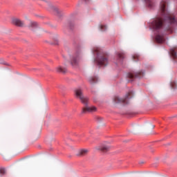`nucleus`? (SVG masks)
<instances>
[{"label":"nucleus","mask_w":177,"mask_h":177,"mask_svg":"<svg viewBox=\"0 0 177 177\" xmlns=\"http://www.w3.org/2000/svg\"><path fill=\"white\" fill-rule=\"evenodd\" d=\"M118 59H124V54L123 53H118Z\"/></svg>","instance_id":"18"},{"label":"nucleus","mask_w":177,"mask_h":177,"mask_svg":"<svg viewBox=\"0 0 177 177\" xmlns=\"http://www.w3.org/2000/svg\"><path fill=\"white\" fill-rule=\"evenodd\" d=\"M167 31H169V32H172L173 30H172V27H169L167 29Z\"/></svg>","instance_id":"21"},{"label":"nucleus","mask_w":177,"mask_h":177,"mask_svg":"<svg viewBox=\"0 0 177 177\" xmlns=\"http://www.w3.org/2000/svg\"><path fill=\"white\" fill-rule=\"evenodd\" d=\"M172 88H175V86H172Z\"/></svg>","instance_id":"24"},{"label":"nucleus","mask_w":177,"mask_h":177,"mask_svg":"<svg viewBox=\"0 0 177 177\" xmlns=\"http://www.w3.org/2000/svg\"><path fill=\"white\" fill-rule=\"evenodd\" d=\"M100 28L102 31H106V29L107 28V27L106 26H101Z\"/></svg>","instance_id":"20"},{"label":"nucleus","mask_w":177,"mask_h":177,"mask_svg":"<svg viewBox=\"0 0 177 177\" xmlns=\"http://www.w3.org/2000/svg\"><path fill=\"white\" fill-rule=\"evenodd\" d=\"M75 95L77 99H80L81 102L85 105L82 110V114H86V113H95L97 109L95 106H88V103L89 102V99L87 97L84 96L82 93V90L81 88H77L75 90Z\"/></svg>","instance_id":"1"},{"label":"nucleus","mask_w":177,"mask_h":177,"mask_svg":"<svg viewBox=\"0 0 177 177\" xmlns=\"http://www.w3.org/2000/svg\"><path fill=\"white\" fill-rule=\"evenodd\" d=\"M164 22L161 18L154 19L149 25V27L153 30H160L162 27Z\"/></svg>","instance_id":"5"},{"label":"nucleus","mask_w":177,"mask_h":177,"mask_svg":"<svg viewBox=\"0 0 177 177\" xmlns=\"http://www.w3.org/2000/svg\"><path fill=\"white\" fill-rule=\"evenodd\" d=\"M133 59L134 60V62H138V60H139V56L138 55H133Z\"/></svg>","instance_id":"17"},{"label":"nucleus","mask_w":177,"mask_h":177,"mask_svg":"<svg viewBox=\"0 0 177 177\" xmlns=\"http://www.w3.org/2000/svg\"><path fill=\"white\" fill-rule=\"evenodd\" d=\"M12 24L17 26V27H24L26 26L24 21L17 18L12 19Z\"/></svg>","instance_id":"7"},{"label":"nucleus","mask_w":177,"mask_h":177,"mask_svg":"<svg viewBox=\"0 0 177 177\" xmlns=\"http://www.w3.org/2000/svg\"><path fill=\"white\" fill-rule=\"evenodd\" d=\"M156 41L158 44H162L163 42H165V39L164 38V36L157 35L156 37Z\"/></svg>","instance_id":"8"},{"label":"nucleus","mask_w":177,"mask_h":177,"mask_svg":"<svg viewBox=\"0 0 177 177\" xmlns=\"http://www.w3.org/2000/svg\"><path fill=\"white\" fill-rule=\"evenodd\" d=\"M80 62V55H76L75 57H73L71 64L72 66H76V64H78V62Z\"/></svg>","instance_id":"9"},{"label":"nucleus","mask_w":177,"mask_h":177,"mask_svg":"<svg viewBox=\"0 0 177 177\" xmlns=\"http://www.w3.org/2000/svg\"><path fill=\"white\" fill-rule=\"evenodd\" d=\"M29 27L31 28H35L38 27V24L35 21H30Z\"/></svg>","instance_id":"13"},{"label":"nucleus","mask_w":177,"mask_h":177,"mask_svg":"<svg viewBox=\"0 0 177 177\" xmlns=\"http://www.w3.org/2000/svg\"><path fill=\"white\" fill-rule=\"evenodd\" d=\"M133 95V92L130 91L125 97V98H121L119 96H114L113 97V102L114 103H122L123 104H128V99H131Z\"/></svg>","instance_id":"4"},{"label":"nucleus","mask_w":177,"mask_h":177,"mask_svg":"<svg viewBox=\"0 0 177 177\" xmlns=\"http://www.w3.org/2000/svg\"><path fill=\"white\" fill-rule=\"evenodd\" d=\"M93 53L97 56L95 59V62L97 66H107L109 64L107 54L102 51L100 48L98 47L94 48L93 49Z\"/></svg>","instance_id":"2"},{"label":"nucleus","mask_w":177,"mask_h":177,"mask_svg":"<svg viewBox=\"0 0 177 177\" xmlns=\"http://www.w3.org/2000/svg\"><path fill=\"white\" fill-rule=\"evenodd\" d=\"M0 174L1 175H5V174H6V171L5 170V169H0Z\"/></svg>","instance_id":"19"},{"label":"nucleus","mask_w":177,"mask_h":177,"mask_svg":"<svg viewBox=\"0 0 177 177\" xmlns=\"http://www.w3.org/2000/svg\"><path fill=\"white\" fill-rule=\"evenodd\" d=\"M147 3V5L149 6V8H153V2L151 0H145Z\"/></svg>","instance_id":"16"},{"label":"nucleus","mask_w":177,"mask_h":177,"mask_svg":"<svg viewBox=\"0 0 177 177\" xmlns=\"http://www.w3.org/2000/svg\"><path fill=\"white\" fill-rule=\"evenodd\" d=\"M88 81L89 84H91V85H93V84H96V82H97V77H91L88 78Z\"/></svg>","instance_id":"11"},{"label":"nucleus","mask_w":177,"mask_h":177,"mask_svg":"<svg viewBox=\"0 0 177 177\" xmlns=\"http://www.w3.org/2000/svg\"><path fill=\"white\" fill-rule=\"evenodd\" d=\"M145 75V73L143 71H139L136 73H129L127 75L128 78L131 80V81H133L135 78H142Z\"/></svg>","instance_id":"6"},{"label":"nucleus","mask_w":177,"mask_h":177,"mask_svg":"<svg viewBox=\"0 0 177 177\" xmlns=\"http://www.w3.org/2000/svg\"><path fill=\"white\" fill-rule=\"evenodd\" d=\"M97 120L99 122L103 121V118H97Z\"/></svg>","instance_id":"22"},{"label":"nucleus","mask_w":177,"mask_h":177,"mask_svg":"<svg viewBox=\"0 0 177 177\" xmlns=\"http://www.w3.org/2000/svg\"><path fill=\"white\" fill-rule=\"evenodd\" d=\"M170 53L173 59L177 58V54H176V47H174L173 48L170 49Z\"/></svg>","instance_id":"10"},{"label":"nucleus","mask_w":177,"mask_h":177,"mask_svg":"<svg viewBox=\"0 0 177 177\" xmlns=\"http://www.w3.org/2000/svg\"><path fill=\"white\" fill-rule=\"evenodd\" d=\"M87 153H88V150L87 149H81L79 151V156H85Z\"/></svg>","instance_id":"14"},{"label":"nucleus","mask_w":177,"mask_h":177,"mask_svg":"<svg viewBox=\"0 0 177 177\" xmlns=\"http://www.w3.org/2000/svg\"><path fill=\"white\" fill-rule=\"evenodd\" d=\"M109 150H110V147L109 146L104 145L101 147V151H104V153H106V151H109Z\"/></svg>","instance_id":"15"},{"label":"nucleus","mask_w":177,"mask_h":177,"mask_svg":"<svg viewBox=\"0 0 177 177\" xmlns=\"http://www.w3.org/2000/svg\"><path fill=\"white\" fill-rule=\"evenodd\" d=\"M55 12H56L57 13H59V9L55 8Z\"/></svg>","instance_id":"23"},{"label":"nucleus","mask_w":177,"mask_h":177,"mask_svg":"<svg viewBox=\"0 0 177 177\" xmlns=\"http://www.w3.org/2000/svg\"><path fill=\"white\" fill-rule=\"evenodd\" d=\"M57 73H62L63 74H64V73L67 71V69L59 66L58 68H57Z\"/></svg>","instance_id":"12"},{"label":"nucleus","mask_w":177,"mask_h":177,"mask_svg":"<svg viewBox=\"0 0 177 177\" xmlns=\"http://www.w3.org/2000/svg\"><path fill=\"white\" fill-rule=\"evenodd\" d=\"M160 13L162 16H165V21L170 24H177V20L175 19V17L167 10V2L165 1L160 3Z\"/></svg>","instance_id":"3"}]
</instances>
